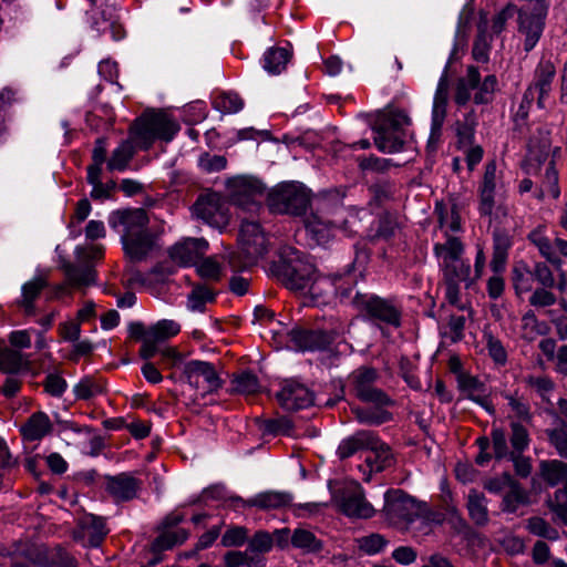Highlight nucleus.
Here are the masks:
<instances>
[{
	"instance_id": "39448f33",
	"label": "nucleus",
	"mask_w": 567,
	"mask_h": 567,
	"mask_svg": "<svg viewBox=\"0 0 567 567\" xmlns=\"http://www.w3.org/2000/svg\"><path fill=\"white\" fill-rule=\"evenodd\" d=\"M239 245L241 251L231 254L228 259V264L234 271L251 266L264 257L268 250L266 235L256 221H244L241 224Z\"/></svg>"
},
{
	"instance_id": "7c9ffc66",
	"label": "nucleus",
	"mask_w": 567,
	"mask_h": 567,
	"mask_svg": "<svg viewBox=\"0 0 567 567\" xmlns=\"http://www.w3.org/2000/svg\"><path fill=\"white\" fill-rule=\"evenodd\" d=\"M45 286L47 281L41 277H35L22 286L21 298L17 301V303L24 310L27 315L34 313L33 302Z\"/></svg>"
},
{
	"instance_id": "9b49d317",
	"label": "nucleus",
	"mask_w": 567,
	"mask_h": 567,
	"mask_svg": "<svg viewBox=\"0 0 567 567\" xmlns=\"http://www.w3.org/2000/svg\"><path fill=\"white\" fill-rule=\"evenodd\" d=\"M556 75V68L553 61L542 59L535 69L534 81L524 93L519 114L526 116L527 112L537 97L538 109L546 107V101L551 92V84Z\"/></svg>"
},
{
	"instance_id": "338daca9",
	"label": "nucleus",
	"mask_w": 567,
	"mask_h": 567,
	"mask_svg": "<svg viewBox=\"0 0 567 567\" xmlns=\"http://www.w3.org/2000/svg\"><path fill=\"white\" fill-rule=\"evenodd\" d=\"M515 482L512 480V476L507 473H503L499 476L492 477L485 481L484 488L493 494H498L503 492L505 488H509Z\"/></svg>"
},
{
	"instance_id": "4468645a",
	"label": "nucleus",
	"mask_w": 567,
	"mask_h": 567,
	"mask_svg": "<svg viewBox=\"0 0 567 567\" xmlns=\"http://www.w3.org/2000/svg\"><path fill=\"white\" fill-rule=\"evenodd\" d=\"M377 371L371 368H360L350 377V383L354 394L362 401L377 405L390 404V399L374 386Z\"/></svg>"
},
{
	"instance_id": "864d4df0",
	"label": "nucleus",
	"mask_w": 567,
	"mask_h": 567,
	"mask_svg": "<svg viewBox=\"0 0 567 567\" xmlns=\"http://www.w3.org/2000/svg\"><path fill=\"white\" fill-rule=\"evenodd\" d=\"M547 503L551 512L567 525V481L561 488L555 492L554 497L549 498Z\"/></svg>"
},
{
	"instance_id": "a878e982",
	"label": "nucleus",
	"mask_w": 567,
	"mask_h": 567,
	"mask_svg": "<svg viewBox=\"0 0 567 567\" xmlns=\"http://www.w3.org/2000/svg\"><path fill=\"white\" fill-rule=\"evenodd\" d=\"M377 435L371 431H358L353 435L343 439L338 449L337 454L344 460L368 446H377Z\"/></svg>"
},
{
	"instance_id": "6ab92c4d",
	"label": "nucleus",
	"mask_w": 567,
	"mask_h": 567,
	"mask_svg": "<svg viewBox=\"0 0 567 567\" xmlns=\"http://www.w3.org/2000/svg\"><path fill=\"white\" fill-rule=\"evenodd\" d=\"M185 373L189 383L196 388H203L205 392H215L220 385V379L212 363L205 361H190L185 367Z\"/></svg>"
},
{
	"instance_id": "b1692460",
	"label": "nucleus",
	"mask_w": 567,
	"mask_h": 567,
	"mask_svg": "<svg viewBox=\"0 0 567 567\" xmlns=\"http://www.w3.org/2000/svg\"><path fill=\"white\" fill-rule=\"evenodd\" d=\"M377 446H368L369 454L365 457L364 464L360 465V471L365 475V481L371 478L372 472H381L392 463V455L388 445L383 444L377 437Z\"/></svg>"
},
{
	"instance_id": "423d86ee",
	"label": "nucleus",
	"mask_w": 567,
	"mask_h": 567,
	"mask_svg": "<svg viewBox=\"0 0 567 567\" xmlns=\"http://www.w3.org/2000/svg\"><path fill=\"white\" fill-rule=\"evenodd\" d=\"M410 118L403 111H391L378 120L373 127L374 144L382 153L400 152L406 137Z\"/></svg>"
},
{
	"instance_id": "412c9836",
	"label": "nucleus",
	"mask_w": 567,
	"mask_h": 567,
	"mask_svg": "<svg viewBox=\"0 0 567 567\" xmlns=\"http://www.w3.org/2000/svg\"><path fill=\"white\" fill-rule=\"evenodd\" d=\"M208 250V243L203 238H187L175 244L171 250V258L181 266L196 265Z\"/></svg>"
},
{
	"instance_id": "6e6552de",
	"label": "nucleus",
	"mask_w": 567,
	"mask_h": 567,
	"mask_svg": "<svg viewBox=\"0 0 567 567\" xmlns=\"http://www.w3.org/2000/svg\"><path fill=\"white\" fill-rule=\"evenodd\" d=\"M501 186L502 174L497 171L496 163H487L478 186V212L481 216L488 217L491 223H502L508 216V208L501 203H496V190Z\"/></svg>"
},
{
	"instance_id": "49530a36",
	"label": "nucleus",
	"mask_w": 567,
	"mask_h": 567,
	"mask_svg": "<svg viewBox=\"0 0 567 567\" xmlns=\"http://www.w3.org/2000/svg\"><path fill=\"white\" fill-rule=\"evenodd\" d=\"M533 272L525 262H518L513 269V285L517 293H523L533 288Z\"/></svg>"
},
{
	"instance_id": "7ed1b4c3",
	"label": "nucleus",
	"mask_w": 567,
	"mask_h": 567,
	"mask_svg": "<svg viewBox=\"0 0 567 567\" xmlns=\"http://www.w3.org/2000/svg\"><path fill=\"white\" fill-rule=\"evenodd\" d=\"M147 214L142 208L113 212L109 217L111 228H124L123 248L133 259H142L152 249L153 237L147 230Z\"/></svg>"
},
{
	"instance_id": "2eb2a0df",
	"label": "nucleus",
	"mask_w": 567,
	"mask_h": 567,
	"mask_svg": "<svg viewBox=\"0 0 567 567\" xmlns=\"http://www.w3.org/2000/svg\"><path fill=\"white\" fill-rule=\"evenodd\" d=\"M193 213L214 228L223 229L228 225L227 209L217 194L200 196L193 206Z\"/></svg>"
},
{
	"instance_id": "3c124183",
	"label": "nucleus",
	"mask_w": 567,
	"mask_h": 567,
	"mask_svg": "<svg viewBox=\"0 0 567 567\" xmlns=\"http://www.w3.org/2000/svg\"><path fill=\"white\" fill-rule=\"evenodd\" d=\"M259 389L257 377L250 372H243L233 380V390L237 393L250 395L257 393Z\"/></svg>"
},
{
	"instance_id": "393cba45",
	"label": "nucleus",
	"mask_w": 567,
	"mask_h": 567,
	"mask_svg": "<svg viewBox=\"0 0 567 567\" xmlns=\"http://www.w3.org/2000/svg\"><path fill=\"white\" fill-rule=\"evenodd\" d=\"M182 520L183 515L179 513H172L165 518L164 525L167 529L155 539L153 544L155 550H166L186 540L188 535L185 529H171V527L178 525Z\"/></svg>"
},
{
	"instance_id": "13d9d810",
	"label": "nucleus",
	"mask_w": 567,
	"mask_h": 567,
	"mask_svg": "<svg viewBox=\"0 0 567 567\" xmlns=\"http://www.w3.org/2000/svg\"><path fill=\"white\" fill-rule=\"evenodd\" d=\"M511 443L514 449L513 453H522L529 445V435L527 430L519 423L513 422L512 425Z\"/></svg>"
},
{
	"instance_id": "e2e57ef3",
	"label": "nucleus",
	"mask_w": 567,
	"mask_h": 567,
	"mask_svg": "<svg viewBox=\"0 0 567 567\" xmlns=\"http://www.w3.org/2000/svg\"><path fill=\"white\" fill-rule=\"evenodd\" d=\"M274 539L267 532H258L248 543V551L268 553L272 548Z\"/></svg>"
},
{
	"instance_id": "e433bc0d",
	"label": "nucleus",
	"mask_w": 567,
	"mask_h": 567,
	"mask_svg": "<svg viewBox=\"0 0 567 567\" xmlns=\"http://www.w3.org/2000/svg\"><path fill=\"white\" fill-rule=\"evenodd\" d=\"M28 364V358L19 350L8 347L0 348V370L16 373Z\"/></svg>"
},
{
	"instance_id": "a18cd8bd",
	"label": "nucleus",
	"mask_w": 567,
	"mask_h": 567,
	"mask_svg": "<svg viewBox=\"0 0 567 567\" xmlns=\"http://www.w3.org/2000/svg\"><path fill=\"white\" fill-rule=\"evenodd\" d=\"M65 276L68 284L76 288L89 286L95 280V272L89 266L85 268H78L69 265L65 268Z\"/></svg>"
},
{
	"instance_id": "ddd939ff",
	"label": "nucleus",
	"mask_w": 567,
	"mask_h": 567,
	"mask_svg": "<svg viewBox=\"0 0 567 567\" xmlns=\"http://www.w3.org/2000/svg\"><path fill=\"white\" fill-rule=\"evenodd\" d=\"M340 511L353 518H370L374 515V507L365 499L362 487L358 483L346 486L341 494L334 497Z\"/></svg>"
},
{
	"instance_id": "774afa93",
	"label": "nucleus",
	"mask_w": 567,
	"mask_h": 567,
	"mask_svg": "<svg viewBox=\"0 0 567 567\" xmlns=\"http://www.w3.org/2000/svg\"><path fill=\"white\" fill-rule=\"evenodd\" d=\"M548 439L557 453L567 458V433L563 430H551L548 432Z\"/></svg>"
},
{
	"instance_id": "f704fd0d",
	"label": "nucleus",
	"mask_w": 567,
	"mask_h": 567,
	"mask_svg": "<svg viewBox=\"0 0 567 567\" xmlns=\"http://www.w3.org/2000/svg\"><path fill=\"white\" fill-rule=\"evenodd\" d=\"M511 240L505 234H495L493 244V258L491 268L495 274H499L505 269Z\"/></svg>"
},
{
	"instance_id": "f3484780",
	"label": "nucleus",
	"mask_w": 567,
	"mask_h": 567,
	"mask_svg": "<svg viewBox=\"0 0 567 567\" xmlns=\"http://www.w3.org/2000/svg\"><path fill=\"white\" fill-rule=\"evenodd\" d=\"M546 8L539 6L535 11L522 9L518 12V31L524 35V49L530 51L537 44L545 25Z\"/></svg>"
},
{
	"instance_id": "cd10ccee",
	"label": "nucleus",
	"mask_w": 567,
	"mask_h": 567,
	"mask_svg": "<svg viewBox=\"0 0 567 567\" xmlns=\"http://www.w3.org/2000/svg\"><path fill=\"white\" fill-rule=\"evenodd\" d=\"M464 247L457 237L449 236L444 243L434 245V254L441 270L463 256Z\"/></svg>"
},
{
	"instance_id": "5fc2aeb1",
	"label": "nucleus",
	"mask_w": 567,
	"mask_h": 567,
	"mask_svg": "<svg viewBox=\"0 0 567 567\" xmlns=\"http://www.w3.org/2000/svg\"><path fill=\"white\" fill-rule=\"evenodd\" d=\"M478 31L480 35L473 47V56L476 61L486 62L488 59V42L486 39L487 22L484 17L481 18Z\"/></svg>"
},
{
	"instance_id": "c756f323",
	"label": "nucleus",
	"mask_w": 567,
	"mask_h": 567,
	"mask_svg": "<svg viewBox=\"0 0 567 567\" xmlns=\"http://www.w3.org/2000/svg\"><path fill=\"white\" fill-rule=\"evenodd\" d=\"M107 489L118 501H128L136 495L137 482L135 478L122 474L107 482Z\"/></svg>"
},
{
	"instance_id": "aec40b11",
	"label": "nucleus",
	"mask_w": 567,
	"mask_h": 567,
	"mask_svg": "<svg viewBox=\"0 0 567 567\" xmlns=\"http://www.w3.org/2000/svg\"><path fill=\"white\" fill-rule=\"evenodd\" d=\"M277 399L286 410L306 409L313 404V393L303 384L289 380L277 393Z\"/></svg>"
},
{
	"instance_id": "20e7f679",
	"label": "nucleus",
	"mask_w": 567,
	"mask_h": 567,
	"mask_svg": "<svg viewBox=\"0 0 567 567\" xmlns=\"http://www.w3.org/2000/svg\"><path fill=\"white\" fill-rule=\"evenodd\" d=\"M346 225V209L340 206L330 207L327 203L318 206L305 220L307 236L318 246L328 244L337 231L347 230Z\"/></svg>"
},
{
	"instance_id": "69168bd1",
	"label": "nucleus",
	"mask_w": 567,
	"mask_h": 567,
	"mask_svg": "<svg viewBox=\"0 0 567 567\" xmlns=\"http://www.w3.org/2000/svg\"><path fill=\"white\" fill-rule=\"evenodd\" d=\"M227 161L221 155L205 154L199 158V166L207 173L219 172L226 168Z\"/></svg>"
},
{
	"instance_id": "052dcab7",
	"label": "nucleus",
	"mask_w": 567,
	"mask_h": 567,
	"mask_svg": "<svg viewBox=\"0 0 567 567\" xmlns=\"http://www.w3.org/2000/svg\"><path fill=\"white\" fill-rule=\"evenodd\" d=\"M505 399L516 417L526 422L532 419L529 404L525 400L514 394H505Z\"/></svg>"
},
{
	"instance_id": "4c0bfd02",
	"label": "nucleus",
	"mask_w": 567,
	"mask_h": 567,
	"mask_svg": "<svg viewBox=\"0 0 567 567\" xmlns=\"http://www.w3.org/2000/svg\"><path fill=\"white\" fill-rule=\"evenodd\" d=\"M473 134L470 131L458 132L460 147L466 157L467 167L473 171L483 158V148L472 143Z\"/></svg>"
},
{
	"instance_id": "473e14b6",
	"label": "nucleus",
	"mask_w": 567,
	"mask_h": 567,
	"mask_svg": "<svg viewBox=\"0 0 567 567\" xmlns=\"http://www.w3.org/2000/svg\"><path fill=\"white\" fill-rule=\"evenodd\" d=\"M34 563L43 567L62 566V567H74V560L70 555L62 548L56 547L52 549H41Z\"/></svg>"
},
{
	"instance_id": "c9c22d12",
	"label": "nucleus",
	"mask_w": 567,
	"mask_h": 567,
	"mask_svg": "<svg viewBox=\"0 0 567 567\" xmlns=\"http://www.w3.org/2000/svg\"><path fill=\"white\" fill-rule=\"evenodd\" d=\"M545 233L546 228L539 226L529 233L528 239L538 248L544 258L554 265H559L560 258L556 256L554 241H550Z\"/></svg>"
},
{
	"instance_id": "37998d69",
	"label": "nucleus",
	"mask_w": 567,
	"mask_h": 567,
	"mask_svg": "<svg viewBox=\"0 0 567 567\" xmlns=\"http://www.w3.org/2000/svg\"><path fill=\"white\" fill-rule=\"evenodd\" d=\"M214 107L225 114H234L243 110L244 101L235 92H221L214 99Z\"/></svg>"
},
{
	"instance_id": "f03ea898",
	"label": "nucleus",
	"mask_w": 567,
	"mask_h": 567,
	"mask_svg": "<svg viewBox=\"0 0 567 567\" xmlns=\"http://www.w3.org/2000/svg\"><path fill=\"white\" fill-rule=\"evenodd\" d=\"M559 146L551 147L549 133L544 130L538 131L537 136H533L528 143L527 155L523 162V169L526 174H536L545 167V176L537 193L538 198L548 195L557 198L560 194L558 186V173L555 168V161L560 156Z\"/></svg>"
},
{
	"instance_id": "ea45409f",
	"label": "nucleus",
	"mask_w": 567,
	"mask_h": 567,
	"mask_svg": "<svg viewBox=\"0 0 567 567\" xmlns=\"http://www.w3.org/2000/svg\"><path fill=\"white\" fill-rule=\"evenodd\" d=\"M467 508L471 518L480 525H483L487 522V508H486V498L482 493H478L475 489L470 491L467 496Z\"/></svg>"
},
{
	"instance_id": "9d476101",
	"label": "nucleus",
	"mask_w": 567,
	"mask_h": 567,
	"mask_svg": "<svg viewBox=\"0 0 567 567\" xmlns=\"http://www.w3.org/2000/svg\"><path fill=\"white\" fill-rule=\"evenodd\" d=\"M309 203L307 188L298 182H285L277 185L268 194L271 210L280 214H301Z\"/></svg>"
},
{
	"instance_id": "8fccbe9b",
	"label": "nucleus",
	"mask_w": 567,
	"mask_h": 567,
	"mask_svg": "<svg viewBox=\"0 0 567 567\" xmlns=\"http://www.w3.org/2000/svg\"><path fill=\"white\" fill-rule=\"evenodd\" d=\"M133 156V148L128 142L120 144L112 153L107 163L110 171H123Z\"/></svg>"
},
{
	"instance_id": "bf43d9fd",
	"label": "nucleus",
	"mask_w": 567,
	"mask_h": 567,
	"mask_svg": "<svg viewBox=\"0 0 567 567\" xmlns=\"http://www.w3.org/2000/svg\"><path fill=\"white\" fill-rule=\"evenodd\" d=\"M104 248L102 245L86 244L75 248V255L80 262L89 264L103 256Z\"/></svg>"
},
{
	"instance_id": "09e8293b",
	"label": "nucleus",
	"mask_w": 567,
	"mask_h": 567,
	"mask_svg": "<svg viewBox=\"0 0 567 567\" xmlns=\"http://www.w3.org/2000/svg\"><path fill=\"white\" fill-rule=\"evenodd\" d=\"M197 274L206 280H219L223 276V267L215 257L199 258L195 265Z\"/></svg>"
},
{
	"instance_id": "72a5a7b5",
	"label": "nucleus",
	"mask_w": 567,
	"mask_h": 567,
	"mask_svg": "<svg viewBox=\"0 0 567 567\" xmlns=\"http://www.w3.org/2000/svg\"><path fill=\"white\" fill-rule=\"evenodd\" d=\"M446 282H464L465 287H470L474 279L471 278V266L463 256L442 269Z\"/></svg>"
},
{
	"instance_id": "680f3d73",
	"label": "nucleus",
	"mask_w": 567,
	"mask_h": 567,
	"mask_svg": "<svg viewBox=\"0 0 567 567\" xmlns=\"http://www.w3.org/2000/svg\"><path fill=\"white\" fill-rule=\"evenodd\" d=\"M247 529L240 526H234L223 535L221 544L226 547L241 546L247 539Z\"/></svg>"
},
{
	"instance_id": "c03bdc74",
	"label": "nucleus",
	"mask_w": 567,
	"mask_h": 567,
	"mask_svg": "<svg viewBox=\"0 0 567 567\" xmlns=\"http://www.w3.org/2000/svg\"><path fill=\"white\" fill-rule=\"evenodd\" d=\"M291 544L293 547L303 551L312 553L321 548V543L312 532L305 528H297L291 535Z\"/></svg>"
},
{
	"instance_id": "0e129e2a",
	"label": "nucleus",
	"mask_w": 567,
	"mask_h": 567,
	"mask_svg": "<svg viewBox=\"0 0 567 567\" xmlns=\"http://www.w3.org/2000/svg\"><path fill=\"white\" fill-rule=\"evenodd\" d=\"M358 543L360 549L368 555H374L379 553L386 545V540L379 534H371L369 536L362 537L358 540Z\"/></svg>"
},
{
	"instance_id": "bb28decb",
	"label": "nucleus",
	"mask_w": 567,
	"mask_h": 567,
	"mask_svg": "<svg viewBox=\"0 0 567 567\" xmlns=\"http://www.w3.org/2000/svg\"><path fill=\"white\" fill-rule=\"evenodd\" d=\"M291 502L292 495L287 492L267 491L246 501V507L255 506L260 509H278L290 505Z\"/></svg>"
},
{
	"instance_id": "6e6d98bb",
	"label": "nucleus",
	"mask_w": 567,
	"mask_h": 567,
	"mask_svg": "<svg viewBox=\"0 0 567 567\" xmlns=\"http://www.w3.org/2000/svg\"><path fill=\"white\" fill-rule=\"evenodd\" d=\"M214 299L213 292L204 286H197L188 296L187 306L193 311H203L205 305Z\"/></svg>"
},
{
	"instance_id": "dca6fc26",
	"label": "nucleus",
	"mask_w": 567,
	"mask_h": 567,
	"mask_svg": "<svg viewBox=\"0 0 567 567\" xmlns=\"http://www.w3.org/2000/svg\"><path fill=\"white\" fill-rule=\"evenodd\" d=\"M354 306L369 317L386 322L392 326L400 324V313L394 306L384 299L372 295L357 293L353 299Z\"/></svg>"
},
{
	"instance_id": "c85d7f7f",
	"label": "nucleus",
	"mask_w": 567,
	"mask_h": 567,
	"mask_svg": "<svg viewBox=\"0 0 567 567\" xmlns=\"http://www.w3.org/2000/svg\"><path fill=\"white\" fill-rule=\"evenodd\" d=\"M51 430L49 416L43 412L32 414L25 424L21 427V433L25 440L37 441L47 435Z\"/></svg>"
},
{
	"instance_id": "de8ad7c7",
	"label": "nucleus",
	"mask_w": 567,
	"mask_h": 567,
	"mask_svg": "<svg viewBox=\"0 0 567 567\" xmlns=\"http://www.w3.org/2000/svg\"><path fill=\"white\" fill-rule=\"evenodd\" d=\"M179 331L181 326L176 321L168 319L159 320L148 328V334L158 342L175 337Z\"/></svg>"
},
{
	"instance_id": "f257e3e1",
	"label": "nucleus",
	"mask_w": 567,
	"mask_h": 567,
	"mask_svg": "<svg viewBox=\"0 0 567 567\" xmlns=\"http://www.w3.org/2000/svg\"><path fill=\"white\" fill-rule=\"evenodd\" d=\"M279 256L280 260L276 266L277 274L287 288L309 293L317 303H321L320 298L332 293H340L342 297L349 296L347 291L341 290L339 285L341 277L331 279L318 276L313 264L296 248L285 246Z\"/></svg>"
},
{
	"instance_id": "0eeeda50",
	"label": "nucleus",
	"mask_w": 567,
	"mask_h": 567,
	"mask_svg": "<svg viewBox=\"0 0 567 567\" xmlns=\"http://www.w3.org/2000/svg\"><path fill=\"white\" fill-rule=\"evenodd\" d=\"M178 131V123L165 112H147L133 127L135 138L143 148H148L155 140L171 142Z\"/></svg>"
},
{
	"instance_id": "a19ab883",
	"label": "nucleus",
	"mask_w": 567,
	"mask_h": 567,
	"mask_svg": "<svg viewBox=\"0 0 567 567\" xmlns=\"http://www.w3.org/2000/svg\"><path fill=\"white\" fill-rule=\"evenodd\" d=\"M383 405H378L375 408H352V412L354 413L357 420L360 423L364 424H373L379 425L390 420V413L382 409Z\"/></svg>"
},
{
	"instance_id": "2f4dec72",
	"label": "nucleus",
	"mask_w": 567,
	"mask_h": 567,
	"mask_svg": "<svg viewBox=\"0 0 567 567\" xmlns=\"http://www.w3.org/2000/svg\"><path fill=\"white\" fill-rule=\"evenodd\" d=\"M539 475L550 486L567 481V464L558 460L542 461Z\"/></svg>"
},
{
	"instance_id": "f8f14e48",
	"label": "nucleus",
	"mask_w": 567,
	"mask_h": 567,
	"mask_svg": "<svg viewBox=\"0 0 567 567\" xmlns=\"http://www.w3.org/2000/svg\"><path fill=\"white\" fill-rule=\"evenodd\" d=\"M497 86L494 75H488L480 83V73L476 68L468 66L465 78L458 80L455 92V102L458 105L466 104L472 97V91L476 90L474 101L477 104L488 103Z\"/></svg>"
},
{
	"instance_id": "58836bf2",
	"label": "nucleus",
	"mask_w": 567,
	"mask_h": 567,
	"mask_svg": "<svg viewBox=\"0 0 567 567\" xmlns=\"http://www.w3.org/2000/svg\"><path fill=\"white\" fill-rule=\"evenodd\" d=\"M290 58V51L286 48L269 49L264 54V69L270 74H279Z\"/></svg>"
},
{
	"instance_id": "4be33fe9",
	"label": "nucleus",
	"mask_w": 567,
	"mask_h": 567,
	"mask_svg": "<svg viewBox=\"0 0 567 567\" xmlns=\"http://www.w3.org/2000/svg\"><path fill=\"white\" fill-rule=\"evenodd\" d=\"M332 337L322 330H292L290 332L291 348L296 350H317L332 341Z\"/></svg>"
},
{
	"instance_id": "4d7b16f0",
	"label": "nucleus",
	"mask_w": 567,
	"mask_h": 567,
	"mask_svg": "<svg viewBox=\"0 0 567 567\" xmlns=\"http://www.w3.org/2000/svg\"><path fill=\"white\" fill-rule=\"evenodd\" d=\"M526 499L524 491L514 483L509 486V491L503 498V511L513 513L520 504H524Z\"/></svg>"
},
{
	"instance_id": "603ef678",
	"label": "nucleus",
	"mask_w": 567,
	"mask_h": 567,
	"mask_svg": "<svg viewBox=\"0 0 567 567\" xmlns=\"http://www.w3.org/2000/svg\"><path fill=\"white\" fill-rule=\"evenodd\" d=\"M74 394L76 399L87 400L104 391L103 384L95 379L84 378L74 386Z\"/></svg>"
},
{
	"instance_id": "1a4fd4ad",
	"label": "nucleus",
	"mask_w": 567,
	"mask_h": 567,
	"mask_svg": "<svg viewBox=\"0 0 567 567\" xmlns=\"http://www.w3.org/2000/svg\"><path fill=\"white\" fill-rule=\"evenodd\" d=\"M426 513V505L417 503L401 489H392L384 495L383 514L389 524L406 526Z\"/></svg>"
},
{
	"instance_id": "a211bd4d",
	"label": "nucleus",
	"mask_w": 567,
	"mask_h": 567,
	"mask_svg": "<svg viewBox=\"0 0 567 567\" xmlns=\"http://www.w3.org/2000/svg\"><path fill=\"white\" fill-rule=\"evenodd\" d=\"M228 189L231 198L238 206L257 207V197L265 190L264 184L250 176H237L228 182Z\"/></svg>"
},
{
	"instance_id": "5701e85b",
	"label": "nucleus",
	"mask_w": 567,
	"mask_h": 567,
	"mask_svg": "<svg viewBox=\"0 0 567 567\" xmlns=\"http://www.w3.org/2000/svg\"><path fill=\"white\" fill-rule=\"evenodd\" d=\"M447 100L449 81H446V75L442 74L433 99L431 138H435L440 135L446 115Z\"/></svg>"
},
{
	"instance_id": "79ce46f5",
	"label": "nucleus",
	"mask_w": 567,
	"mask_h": 567,
	"mask_svg": "<svg viewBox=\"0 0 567 567\" xmlns=\"http://www.w3.org/2000/svg\"><path fill=\"white\" fill-rule=\"evenodd\" d=\"M203 498L215 499L223 502L226 506L233 507L235 509L246 507V501L240 498L239 496L228 495L227 491L221 485H215L209 488H206L203 492Z\"/></svg>"
}]
</instances>
